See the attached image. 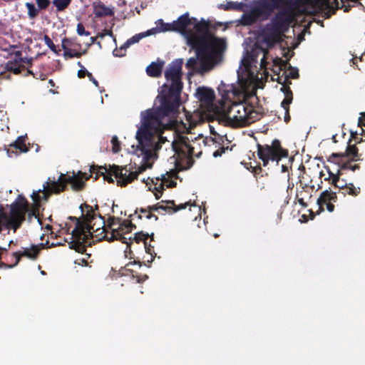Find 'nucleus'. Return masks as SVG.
<instances>
[{
    "instance_id": "obj_1",
    "label": "nucleus",
    "mask_w": 365,
    "mask_h": 365,
    "mask_svg": "<svg viewBox=\"0 0 365 365\" xmlns=\"http://www.w3.org/2000/svg\"><path fill=\"white\" fill-rule=\"evenodd\" d=\"M182 64V58H178L168 65L164 74L166 83L161 86L156 98L160 105L146 110L144 115L142 113V126L136 133L138 145L135 153L138 157H142L140 165H149L148 168L152 167L150 160L154 157L155 152L159 150L153 133L160 129L165 117H173L178 113L183 88Z\"/></svg>"
},
{
    "instance_id": "obj_2",
    "label": "nucleus",
    "mask_w": 365,
    "mask_h": 365,
    "mask_svg": "<svg viewBox=\"0 0 365 365\" xmlns=\"http://www.w3.org/2000/svg\"><path fill=\"white\" fill-rule=\"evenodd\" d=\"M40 191L33 192L31 198L34 205L31 208L26 197L19 195L16 200L11 204L9 213L0 210V232L4 229H12L14 232L16 231L26 220V214L29 222L32 220L33 217H38L41 206Z\"/></svg>"
},
{
    "instance_id": "obj_3",
    "label": "nucleus",
    "mask_w": 365,
    "mask_h": 365,
    "mask_svg": "<svg viewBox=\"0 0 365 365\" xmlns=\"http://www.w3.org/2000/svg\"><path fill=\"white\" fill-rule=\"evenodd\" d=\"M86 210H82V216L83 220L76 218V217H70V219L76 221L74 229L71 232V241L69 242V247L75 250L79 253H83L86 251V242L89 236H91V230L95 232H101L96 235H102L105 232L103 227H97L94 229L96 222L93 221L96 220V215L93 210L92 207L88 205H85Z\"/></svg>"
},
{
    "instance_id": "obj_4",
    "label": "nucleus",
    "mask_w": 365,
    "mask_h": 365,
    "mask_svg": "<svg viewBox=\"0 0 365 365\" xmlns=\"http://www.w3.org/2000/svg\"><path fill=\"white\" fill-rule=\"evenodd\" d=\"M149 165H140L135 171H132L133 166L130 165L128 169L127 165L122 167L117 165L106 166L92 165L90 168L91 174L95 173V180L99 178L100 176L103 177L105 181L109 183H113L114 180L112 178L113 175L117 179V185L120 187H125L129 183H131L135 179H137L138 175L143 173Z\"/></svg>"
},
{
    "instance_id": "obj_5",
    "label": "nucleus",
    "mask_w": 365,
    "mask_h": 365,
    "mask_svg": "<svg viewBox=\"0 0 365 365\" xmlns=\"http://www.w3.org/2000/svg\"><path fill=\"white\" fill-rule=\"evenodd\" d=\"M229 98V91L222 94V100L219 101V106L215 107L216 119L218 121L220 120L230 121L235 125L240 127L249 125V120L246 118L248 105L242 102H232Z\"/></svg>"
},
{
    "instance_id": "obj_6",
    "label": "nucleus",
    "mask_w": 365,
    "mask_h": 365,
    "mask_svg": "<svg viewBox=\"0 0 365 365\" xmlns=\"http://www.w3.org/2000/svg\"><path fill=\"white\" fill-rule=\"evenodd\" d=\"M205 26V19H201L200 21H198L196 18H190L189 13L186 12L172 23H165L162 19H159L155 34L157 32L176 31L181 34L187 40V37L192 36L200 29H204Z\"/></svg>"
},
{
    "instance_id": "obj_7",
    "label": "nucleus",
    "mask_w": 365,
    "mask_h": 365,
    "mask_svg": "<svg viewBox=\"0 0 365 365\" xmlns=\"http://www.w3.org/2000/svg\"><path fill=\"white\" fill-rule=\"evenodd\" d=\"M187 44L195 50L196 56L190 58L185 66L187 69L202 75L205 73V27L187 37Z\"/></svg>"
},
{
    "instance_id": "obj_8",
    "label": "nucleus",
    "mask_w": 365,
    "mask_h": 365,
    "mask_svg": "<svg viewBox=\"0 0 365 365\" xmlns=\"http://www.w3.org/2000/svg\"><path fill=\"white\" fill-rule=\"evenodd\" d=\"M210 26V21L207 20V73L222 63L227 50V39L213 35Z\"/></svg>"
},
{
    "instance_id": "obj_9",
    "label": "nucleus",
    "mask_w": 365,
    "mask_h": 365,
    "mask_svg": "<svg viewBox=\"0 0 365 365\" xmlns=\"http://www.w3.org/2000/svg\"><path fill=\"white\" fill-rule=\"evenodd\" d=\"M97 222H96V225L94 226V229H96L97 227L101 228L103 227L105 229V232L102 234V235H96V234H99L101 231L95 232L93 230H91V236H89V238L87 240L86 242V247L91 246V242L90 241L91 239L96 238V240L100 241L102 240H106L108 242L113 241L115 240H120L121 242H126L127 238L125 237L126 234H129L133 228H135V225H133L130 222H124L123 223L120 224L119 227L117 229L113 228V226L114 225V219H112V222H109V227L112 229L111 232L107 231L106 227H105V221L104 219L99 216Z\"/></svg>"
},
{
    "instance_id": "obj_10",
    "label": "nucleus",
    "mask_w": 365,
    "mask_h": 365,
    "mask_svg": "<svg viewBox=\"0 0 365 365\" xmlns=\"http://www.w3.org/2000/svg\"><path fill=\"white\" fill-rule=\"evenodd\" d=\"M257 155L262 161V165L266 167L269 161L276 162L278 165L279 162L284 158L288 156V150L281 145V142L274 139L271 145H261L257 143Z\"/></svg>"
},
{
    "instance_id": "obj_11",
    "label": "nucleus",
    "mask_w": 365,
    "mask_h": 365,
    "mask_svg": "<svg viewBox=\"0 0 365 365\" xmlns=\"http://www.w3.org/2000/svg\"><path fill=\"white\" fill-rule=\"evenodd\" d=\"M171 145L176 153L187 156L189 161L193 157L199 158L202 154L201 145L197 139L190 141L186 136H179L177 140L172 142Z\"/></svg>"
},
{
    "instance_id": "obj_12",
    "label": "nucleus",
    "mask_w": 365,
    "mask_h": 365,
    "mask_svg": "<svg viewBox=\"0 0 365 365\" xmlns=\"http://www.w3.org/2000/svg\"><path fill=\"white\" fill-rule=\"evenodd\" d=\"M86 173H83L81 171L78 172V175H75L73 173V175H68L66 174L61 173L56 182H53V188L56 192H61L66 190L68 184L71 185L72 190L74 191H80L85 187V181L83 180L82 177L86 176ZM86 180L88 179V177H85Z\"/></svg>"
},
{
    "instance_id": "obj_13",
    "label": "nucleus",
    "mask_w": 365,
    "mask_h": 365,
    "mask_svg": "<svg viewBox=\"0 0 365 365\" xmlns=\"http://www.w3.org/2000/svg\"><path fill=\"white\" fill-rule=\"evenodd\" d=\"M301 16L292 8L288 7L279 11L272 19L271 23L284 34L289 30L291 24L297 21Z\"/></svg>"
},
{
    "instance_id": "obj_14",
    "label": "nucleus",
    "mask_w": 365,
    "mask_h": 365,
    "mask_svg": "<svg viewBox=\"0 0 365 365\" xmlns=\"http://www.w3.org/2000/svg\"><path fill=\"white\" fill-rule=\"evenodd\" d=\"M267 7V5L265 2L263 4L257 3L250 11L244 13L242 15L239 20V24L245 26L253 25L257 23L262 16H267L266 12H264V8Z\"/></svg>"
},
{
    "instance_id": "obj_15",
    "label": "nucleus",
    "mask_w": 365,
    "mask_h": 365,
    "mask_svg": "<svg viewBox=\"0 0 365 365\" xmlns=\"http://www.w3.org/2000/svg\"><path fill=\"white\" fill-rule=\"evenodd\" d=\"M32 58H23L21 51H16L13 59L8 61L5 64V70L16 75L25 71L26 65H31Z\"/></svg>"
},
{
    "instance_id": "obj_16",
    "label": "nucleus",
    "mask_w": 365,
    "mask_h": 365,
    "mask_svg": "<svg viewBox=\"0 0 365 365\" xmlns=\"http://www.w3.org/2000/svg\"><path fill=\"white\" fill-rule=\"evenodd\" d=\"M209 129L210 134L213 136H207V146L209 148H211L212 145H215V148L218 147L217 150L212 152V156L214 158L220 157L227 150V148L222 145L224 143L223 136L215 131L212 125L209 124Z\"/></svg>"
},
{
    "instance_id": "obj_17",
    "label": "nucleus",
    "mask_w": 365,
    "mask_h": 365,
    "mask_svg": "<svg viewBox=\"0 0 365 365\" xmlns=\"http://www.w3.org/2000/svg\"><path fill=\"white\" fill-rule=\"evenodd\" d=\"M283 34H284L271 22L265 26L262 33L264 41L269 46L281 42L282 36Z\"/></svg>"
},
{
    "instance_id": "obj_18",
    "label": "nucleus",
    "mask_w": 365,
    "mask_h": 365,
    "mask_svg": "<svg viewBox=\"0 0 365 365\" xmlns=\"http://www.w3.org/2000/svg\"><path fill=\"white\" fill-rule=\"evenodd\" d=\"M197 94L200 102V110H195L192 115L187 117V120L191 124L195 125L197 123H203L205 120V86H201L197 88Z\"/></svg>"
},
{
    "instance_id": "obj_19",
    "label": "nucleus",
    "mask_w": 365,
    "mask_h": 365,
    "mask_svg": "<svg viewBox=\"0 0 365 365\" xmlns=\"http://www.w3.org/2000/svg\"><path fill=\"white\" fill-rule=\"evenodd\" d=\"M28 139L27 135L19 136L16 140L9 145V148L5 146V150L9 157L17 156L20 153H27L29 148L27 146L26 141Z\"/></svg>"
},
{
    "instance_id": "obj_20",
    "label": "nucleus",
    "mask_w": 365,
    "mask_h": 365,
    "mask_svg": "<svg viewBox=\"0 0 365 365\" xmlns=\"http://www.w3.org/2000/svg\"><path fill=\"white\" fill-rule=\"evenodd\" d=\"M337 201V196L335 192L331 190H326L323 191L317 200V204L319 209L323 210L324 206H326L327 210L331 212L334 210V202Z\"/></svg>"
},
{
    "instance_id": "obj_21",
    "label": "nucleus",
    "mask_w": 365,
    "mask_h": 365,
    "mask_svg": "<svg viewBox=\"0 0 365 365\" xmlns=\"http://www.w3.org/2000/svg\"><path fill=\"white\" fill-rule=\"evenodd\" d=\"M38 252H39V248L38 247V246L32 245L31 249L26 248L22 252H16L13 253V257L16 259L14 264L9 265L4 262H1L0 267L13 268L19 264L21 257H26L30 259H35L37 258Z\"/></svg>"
},
{
    "instance_id": "obj_22",
    "label": "nucleus",
    "mask_w": 365,
    "mask_h": 365,
    "mask_svg": "<svg viewBox=\"0 0 365 365\" xmlns=\"http://www.w3.org/2000/svg\"><path fill=\"white\" fill-rule=\"evenodd\" d=\"M274 63L275 65L279 66V72L284 71V73L286 77H287V79L290 80V78L296 79L299 78V75L298 69L292 68L287 61L277 58L274 60Z\"/></svg>"
},
{
    "instance_id": "obj_23",
    "label": "nucleus",
    "mask_w": 365,
    "mask_h": 365,
    "mask_svg": "<svg viewBox=\"0 0 365 365\" xmlns=\"http://www.w3.org/2000/svg\"><path fill=\"white\" fill-rule=\"evenodd\" d=\"M158 210L162 212L161 214H173L186 208L187 205H188V203L185 202L176 205L174 200H161L160 202H158Z\"/></svg>"
},
{
    "instance_id": "obj_24",
    "label": "nucleus",
    "mask_w": 365,
    "mask_h": 365,
    "mask_svg": "<svg viewBox=\"0 0 365 365\" xmlns=\"http://www.w3.org/2000/svg\"><path fill=\"white\" fill-rule=\"evenodd\" d=\"M358 148L355 145H349L346 149L345 153H333L330 158H349L351 161L359 160Z\"/></svg>"
},
{
    "instance_id": "obj_25",
    "label": "nucleus",
    "mask_w": 365,
    "mask_h": 365,
    "mask_svg": "<svg viewBox=\"0 0 365 365\" xmlns=\"http://www.w3.org/2000/svg\"><path fill=\"white\" fill-rule=\"evenodd\" d=\"M325 168L327 170L329 176L327 178L325 177L324 180H329L330 184L334 185L336 188L344 190L347 183L343 179H340V177L343 175L341 170H338L337 173L334 174L330 170L329 167L325 166Z\"/></svg>"
},
{
    "instance_id": "obj_26",
    "label": "nucleus",
    "mask_w": 365,
    "mask_h": 365,
    "mask_svg": "<svg viewBox=\"0 0 365 365\" xmlns=\"http://www.w3.org/2000/svg\"><path fill=\"white\" fill-rule=\"evenodd\" d=\"M215 98V92L214 91L207 87V122L210 123L213 120V117L212 116V113L215 115V107L219 106V103L217 104L213 103V100Z\"/></svg>"
},
{
    "instance_id": "obj_27",
    "label": "nucleus",
    "mask_w": 365,
    "mask_h": 365,
    "mask_svg": "<svg viewBox=\"0 0 365 365\" xmlns=\"http://www.w3.org/2000/svg\"><path fill=\"white\" fill-rule=\"evenodd\" d=\"M93 14L96 18L112 16L114 15L113 9L106 6L103 2L98 1L93 4Z\"/></svg>"
},
{
    "instance_id": "obj_28",
    "label": "nucleus",
    "mask_w": 365,
    "mask_h": 365,
    "mask_svg": "<svg viewBox=\"0 0 365 365\" xmlns=\"http://www.w3.org/2000/svg\"><path fill=\"white\" fill-rule=\"evenodd\" d=\"M157 212L158 213H162L158 210V204L156 203L153 205H148L146 207H140L137 208L135 210V213L140 212L144 215L145 217L150 220L151 218H154L155 221L158 220V217L155 215L153 212Z\"/></svg>"
},
{
    "instance_id": "obj_29",
    "label": "nucleus",
    "mask_w": 365,
    "mask_h": 365,
    "mask_svg": "<svg viewBox=\"0 0 365 365\" xmlns=\"http://www.w3.org/2000/svg\"><path fill=\"white\" fill-rule=\"evenodd\" d=\"M156 31V29H151L150 30H148L146 32L140 33L138 34L134 35L131 38H128L124 44L121 46V49H126L128 47H130L131 45L138 43L143 38L148 36L150 35L154 34L155 31Z\"/></svg>"
},
{
    "instance_id": "obj_30",
    "label": "nucleus",
    "mask_w": 365,
    "mask_h": 365,
    "mask_svg": "<svg viewBox=\"0 0 365 365\" xmlns=\"http://www.w3.org/2000/svg\"><path fill=\"white\" fill-rule=\"evenodd\" d=\"M177 178L178 172L175 170H171L170 171L166 172L165 174H162L160 178H159V181L163 182L167 187H174L176 186L177 182L171 179H176Z\"/></svg>"
},
{
    "instance_id": "obj_31",
    "label": "nucleus",
    "mask_w": 365,
    "mask_h": 365,
    "mask_svg": "<svg viewBox=\"0 0 365 365\" xmlns=\"http://www.w3.org/2000/svg\"><path fill=\"white\" fill-rule=\"evenodd\" d=\"M53 182H56V180H55V179L53 180H51V178H49L48 179V181H46L43 184V189L38 190H41L39 192V195L41 197V200L42 199L47 200L51 194H59L60 193V192H56L53 191Z\"/></svg>"
},
{
    "instance_id": "obj_32",
    "label": "nucleus",
    "mask_w": 365,
    "mask_h": 365,
    "mask_svg": "<svg viewBox=\"0 0 365 365\" xmlns=\"http://www.w3.org/2000/svg\"><path fill=\"white\" fill-rule=\"evenodd\" d=\"M153 237L154 235L152 233L150 235L148 233H144L143 232H136L134 235L133 238L131 237H127L126 242H124L127 245V247H130V245L133 243V241H135L136 243H139L140 242H143L145 243V241L148 240L149 238H150V241H153Z\"/></svg>"
},
{
    "instance_id": "obj_33",
    "label": "nucleus",
    "mask_w": 365,
    "mask_h": 365,
    "mask_svg": "<svg viewBox=\"0 0 365 365\" xmlns=\"http://www.w3.org/2000/svg\"><path fill=\"white\" fill-rule=\"evenodd\" d=\"M248 6L243 2L228 1L225 4H220L219 8L225 11H245Z\"/></svg>"
},
{
    "instance_id": "obj_34",
    "label": "nucleus",
    "mask_w": 365,
    "mask_h": 365,
    "mask_svg": "<svg viewBox=\"0 0 365 365\" xmlns=\"http://www.w3.org/2000/svg\"><path fill=\"white\" fill-rule=\"evenodd\" d=\"M163 63H158L152 62L147 68V74L150 77H159L161 76Z\"/></svg>"
},
{
    "instance_id": "obj_35",
    "label": "nucleus",
    "mask_w": 365,
    "mask_h": 365,
    "mask_svg": "<svg viewBox=\"0 0 365 365\" xmlns=\"http://www.w3.org/2000/svg\"><path fill=\"white\" fill-rule=\"evenodd\" d=\"M150 181L153 183V187H150V190H153L155 198L158 200L162 195L163 190H165L164 187L165 185H164L163 182L159 181V178H156L155 180L151 179Z\"/></svg>"
},
{
    "instance_id": "obj_36",
    "label": "nucleus",
    "mask_w": 365,
    "mask_h": 365,
    "mask_svg": "<svg viewBox=\"0 0 365 365\" xmlns=\"http://www.w3.org/2000/svg\"><path fill=\"white\" fill-rule=\"evenodd\" d=\"M65 42L66 41H64L63 43H61L62 48L64 51L63 56L65 57V58H72L74 57L80 58L83 55L86 53V50L83 51V52H80V51H77L76 50H73L71 48H66Z\"/></svg>"
},
{
    "instance_id": "obj_37",
    "label": "nucleus",
    "mask_w": 365,
    "mask_h": 365,
    "mask_svg": "<svg viewBox=\"0 0 365 365\" xmlns=\"http://www.w3.org/2000/svg\"><path fill=\"white\" fill-rule=\"evenodd\" d=\"M330 162L335 163L339 165V169L338 170H341V173H343V170H350V167L351 165V159L349 160H345V158L341 160V158H329L328 160Z\"/></svg>"
},
{
    "instance_id": "obj_38",
    "label": "nucleus",
    "mask_w": 365,
    "mask_h": 365,
    "mask_svg": "<svg viewBox=\"0 0 365 365\" xmlns=\"http://www.w3.org/2000/svg\"><path fill=\"white\" fill-rule=\"evenodd\" d=\"M247 113L246 118L249 120V125L260 118L259 113H257L251 105H248Z\"/></svg>"
},
{
    "instance_id": "obj_39",
    "label": "nucleus",
    "mask_w": 365,
    "mask_h": 365,
    "mask_svg": "<svg viewBox=\"0 0 365 365\" xmlns=\"http://www.w3.org/2000/svg\"><path fill=\"white\" fill-rule=\"evenodd\" d=\"M25 6L27 8L28 16L30 19H35L38 15L39 11H41V9H39L38 7L36 8L33 3L26 2Z\"/></svg>"
},
{
    "instance_id": "obj_40",
    "label": "nucleus",
    "mask_w": 365,
    "mask_h": 365,
    "mask_svg": "<svg viewBox=\"0 0 365 365\" xmlns=\"http://www.w3.org/2000/svg\"><path fill=\"white\" fill-rule=\"evenodd\" d=\"M71 0H53V4L56 7L58 11L65 10L71 4Z\"/></svg>"
},
{
    "instance_id": "obj_41",
    "label": "nucleus",
    "mask_w": 365,
    "mask_h": 365,
    "mask_svg": "<svg viewBox=\"0 0 365 365\" xmlns=\"http://www.w3.org/2000/svg\"><path fill=\"white\" fill-rule=\"evenodd\" d=\"M279 0H262L258 2V4L266 3L267 5V8H264V12H266L267 15L272 11L278 4Z\"/></svg>"
},
{
    "instance_id": "obj_42",
    "label": "nucleus",
    "mask_w": 365,
    "mask_h": 365,
    "mask_svg": "<svg viewBox=\"0 0 365 365\" xmlns=\"http://www.w3.org/2000/svg\"><path fill=\"white\" fill-rule=\"evenodd\" d=\"M344 190H346V192H343L344 195L347 193L352 196H357L361 191L360 187H356L352 183L346 184Z\"/></svg>"
},
{
    "instance_id": "obj_43",
    "label": "nucleus",
    "mask_w": 365,
    "mask_h": 365,
    "mask_svg": "<svg viewBox=\"0 0 365 365\" xmlns=\"http://www.w3.org/2000/svg\"><path fill=\"white\" fill-rule=\"evenodd\" d=\"M284 94V98L281 103L282 107H288L292 103L293 100V93L292 90L288 91Z\"/></svg>"
},
{
    "instance_id": "obj_44",
    "label": "nucleus",
    "mask_w": 365,
    "mask_h": 365,
    "mask_svg": "<svg viewBox=\"0 0 365 365\" xmlns=\"http://www.w3.org/2000/svg\"><path fill=\"white\" fill-rule=\"evenodd\" d=\"M112 150L114 153H117L120 150V143L116 135L113 136L111 139Z\"/></svg>"
},
{
    "instance_id": "obj_45",
    "label": "nucleus",
    "mask_w": 365,
    "mask_h": 365,
    "mask_svg": "<svg viewBox=\"0 0 365 365\" xmlns=\"http://www.w3.org/2000/svg\"><path fill=\"white\" fill-rule=\"evenodd\" d=\"M43 41L46 45L54 53H57L56 46L48 35H44Z\"/></svg>"
},
{
    "instance_id": "obj_46",
    "label": "nucleus",
    "mask_w": 365,
    "mask_h": 365,
    "mask_svg": "<svg viewBox=\"0 0 365 365\" xmlns=\"http://www.w3.org/2000/svg\"><path fill=\"white\" fill-rule=\"evenodd\" d=\"M37 6L41 10H46L49 6L51 1L50 0H36Z\"/></svg>"
},
{
    "instance_id": "obj_47",
    "label": "nucleus",
    "mask_w": 365,
    "mask_h": 365,
    "mask_svg": "<svg viewBox=\"0 0 365 365\" xmlns=\"http://www.w3.org/2000/svg\"><path fill=\"white\" fill-rule=\"evenodd\" d=\"M77 34L79 35V36H89L91 34L89 31H86L85 29V27L83 26V24L82 23H78V25H77Z\"/></svg>"
},
{
    "instance_id": "obj_48",
    "label": "nucleus",
    "mask_w": 365,
    "mask_h": 365,
    "mask_svg": "<svg viewBox=\"0 0 365 365\" xmlns=\"http://www.w3.org/2000/svg\"><path fill=\"white\" fill-rule=\"evenodd\" d=\"M277 81L279 84H284V83H292L291 81L287 79V77H286L285 74L283 73L282 76H279V72L278 73V77L277 78Z\"/></svg>"
},
{
    "instance_id": "obj_49",
    "label": "nucleus",
    "mask_w": 365,
    "mask_h": 365,
    "mask_svg": "<svg viewBox=\"0 0 365 365\" xmlns=\"http://www.w3.org/2000/svg\"><path fill=\"white\" fill-rule=\"evenodd\" d=\"M152 241L150 240V242H148V240L145 241L144 243V247L145 249V251L147 253L150 254L151 256H153L154 253V247L151 245L150 242Z\"/></svg>"
},
{
    "instance_id": "obj_50",
    "label": "nucleus",
    "mask_w": 365,
    "mask_h": 365,
    "mask_svg": "<svg viewBox=\"0 0 365 365\" xmlns=\"http://www.w3.org/2000/svg\"><path fill=\"white\" fill-rule=\"evenodd\" d=\"M64 41H66L65 42V47L66 48H70V47H72V46H75L76 45H77L78 46L81 47V44L80 43H78V44H76L73 41V39L72 38H64L63 40H62V43H63Z\"/></svg>"
},
{
    "instance_id": "obj_51",
    "label": "nucleus",
    "mask_w": 365,
    "mask_h": 365,
    "mask_svg": "<svg viewBox=\"0 0 365 365\" xmlns=\"http://www.w3.org/2000/svg\"><path fill=\"white\" fill-rule=\"evenodd\" d=\"M283 109L284 110V120L285 123H289V120H290V115H289V106L288 107H282Z\"/></svg>"
},
{
    "instance_id": "obj_52",
    "label": "nucleus",
    "mask_w": 365,
    "mask_h": 365,
    "mask_svg": "<svg viewBox=\"0 0 365 365\" xmlns=\"http://www.w3.org/2000/svg\"><path fill=\"white\" fill-rule=\"evenodd\" d=\"M106 36H113V31L111 30L104 29L102 33H100L98 34L97 37L103 38Z\"/></svg>"
},
{
    "instance_id": "obj_53",
    "label": "nucleus",
    "mask_w": 365,
    "mask_h": 365,
    "mask_svg": "<svg viewBox=\"0 0 365 365\" xmlns=\"http://www.w3.org/2000/svg\"><path fill=\"white\" fill-rule=\"evenodd\" d=\"M88 73L89 72L84 67H83V68L78 71V77L79 78H83L86 76H88Z\"/></svg>"
},
{
    "instance_id": "obj_54",
    "label": "nucleus",
    "mask_w": 365,
    "mask_h": 365,
    "mask_svg": "<svg viewBox=\"0 0 365 365\" xmlns=\"http://www.w3.org/2000/svg\"><path fill=\"white\" fill-rule=\"evenodd\" d=\"M166 141V138L161 135L158 137L157 141L155 140V143L158 145L159 150L161 148V144L165 143Z\"/></svg>"
},
{
    "instance_id": "obj_55",
    "label": "nucleus",
    "mask_w": 365,
    "mask_h": 365,
    "mask_svg": "<svg viewBox=\"0 0 365 365\" xmlns=\"http://www.w3.org/2000/svg\"><path fill=\"white\" fill-rule=\"evenodd\" d=\"M291 83H284V84H282V87L281 88L280 91L283 93H287L288 91H290L291 88L289 87V85Z\"/></svg>"
},
{
    "instance_id": "obj_56",
    "label": "nucleus",
    "mask_w": 365,
    "mask_h": 365,
    "mask_svg": "<svg viewBox=\"0 0 365 365\" xmlns=\"http://www.w3.org/2000/svg\"><path fill=\"white\" fill-rule=\"evenodd\" d=\"M89 78V80L93 82V83L96 86H98V81L93 77V76L92 75L91 73H88V76H87Z\"/></svg>"
},
{
    "instance_id": "obj_57",
    "label": "nucleus",
    "mask_w": 365,
    "mask_h": 365,
    "mask_svg": "<svg viewBox=\"0 0 365 365\" xmlns=\"http://www.w3.org/2000/svg\"><path fill=\"white\" fill-rule=\"evenodd\" d=\"M27 66V68L26 69L25 68V71H26V73L24 74V76H29V75H31L33 76L34 78H37V77L36 76V75L33 73V71L29 69V67L31 66V65H26Z\"/></svg>"
},
{
    "instance_id": "obj_58",
    "label": "nucleus",
    "mask_w": 365,
    "mask_h": 365,
    "mask_svg": "<svg viewBox=\"0 0 365 365\" xmlns=\"http://www.w3.org/2000/svg\"><path fill=\"white\" fill-rule=\"evenodd\" d=\"M202 208L201 207H198V212H200V213H199V215H198L200 216V220H202V212L204 214H205V205H204V203H203V202H202Z\"/></svg>"
},
{
    "instance_id": "obj_59",
    "label": "nucleus",
    "mask_w": 365,
    "mask_h": 365,
    "mask_svg": "<svg viewBox=\"0 0 365 365\" xmlns=\"http://www.w3.org/2000/svg\"><path fill=\"white\" fill-rule=\"evenodd\" d=\"M262 171V168L260 165H257L252 168V172L255 174L259 173Z\"/></svg>"
},
{
    "instance_id": "obj_60",
    "label": "nucleus",
    "mask_w": 365,
    "mask_h": 365,
    "mask_svg": "<svg viewBox=\"0 0 365 365\" xmlns=\"http://www.w3.org/2000/svg\"><path fill=\"white\" fill-rule=\"evenodd\" d=\"M180 104H182V101H180ZM180 106H181V105H180ZM179 107H180V106H179ZM179 113H180V108H178V113L175 116H173V117H168V118H169V119H170V122H172V120H171V119H172V118H175L177 117V115L179 114ZM165 118H167V117H165V118H164V120H163V123H163V125H161V127H162V126H163V125H165L166 124V123H165Z\"/></svg>"
},
{
    "instance_id": "obj_61",
    "label": "nucleus",
    "mask_w": 365,
    "mask_h": 365,
    "mask_svg": "<svg viewBox=\"0 0 365 365\" xmlns=\"http://www.w3.org/2000/svg\"><path fill=\"white\" fill-rule=\"evenodd\" d=\"M298 202L303 207H306L307 206L303 198H298Z\"/></svg>"
},
{
    "instance_id": "obj_62",
    "label": "nucleus",
    "mask_w": 365,
    "mask_h": 365,
    "mask_svg": "<svg viewBox=\"0 0 365 365\" xmlns=\"http://www.w3.org/2000/svg\"><path fill=\"white\" fill-rule=\"evenodd\" d=\"M360 168V166L357 164H355V165H351V167H350V170H352V171H355L356 170H359Z\"/></svg>"
},
{
    "instance_id": "obj_63",
    "label": "nucleus",
    "mask_w": 365,
    "mask_h": 365,
    "mask_svg": "<svg viewBox=\"0 0 365 365\" xmlns=\"http://www.w3.org/2000/svg\"><path fill=\"white\" fill-rule=\"evenodd\" d=\"M342 8H344V11L345 12H347L350 10V6H346V5L343 4Z\"/></svg>"
},
{
    "instance_id": "obj_64",
    "label": "nucleus",
    "mask_w": 365,
    "mask_h": 365,
    "mask_svg": "<svg viewBox=\"0 0 365 365\" xmlns=\"http://www.w3.org/2000/svg\"><path fill=\"white\" fill-rule=\"evenodd\" d=\"M96 38H98L97 36L96 37H91V43L89 45H91V44H93L96 41Z\"/></svg>"
}]
</instances>
